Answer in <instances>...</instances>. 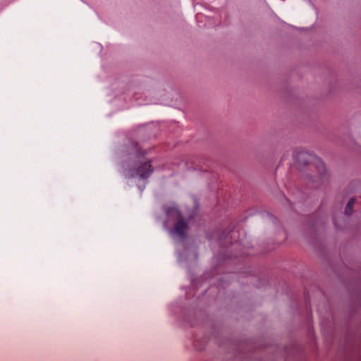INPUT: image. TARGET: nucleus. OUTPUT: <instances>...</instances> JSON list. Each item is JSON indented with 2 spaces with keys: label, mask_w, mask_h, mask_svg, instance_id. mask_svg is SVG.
I'll list each match as a JSON object with an SVG mask.
<instances>
[{
  "label": "nucleus",
  "mask_w": 361,
  "mask_h": 361,
  "mask_svg": "<svg viewBox=\"0 0 361 361\" xmlns=\"http://www.w3.org/2000/svg\"><path fill=\"white\" fill-rule=\"evenodd\" d=\"M137 171L141 178H147L148 175L152 171L150 162L149 161L145 162L142 165L137 168Z\"/></svg>",
  "instance_id": "obj_4"
},
{
  "label": "nucleus",
  "mask_w": 361,
  "mask_h": 361,
  "mask_svg": "<svg viewBox=\"0 0 361 361\" xmlns=\"http://www.w3.org/2000/svg\"><path fill=\"white\" fill-rule=\"evenodd\" d=\"M123 151L128 156H135L137 158L142 157L147 154L146 150L142 149L136 142H130L128 145L124 147Z\"/></svg>",
  "instance_id": "obj_2"
},
{
  "label": "nucleus",
  "mask_w": 361,
  "mask_h": 361,
  "mask_svg": "<svg viewBox=\"0 0 361 361\" xmlns=\"http://www.w3.org/2000/svg\"><path fill=\"white\" fill-rule=\"evenodd\" d=\"M293 158H311L314 156L312 150L307 149L305 147H297L293 149Z\"/></svg>",
  "instance_id": "obj_3"
},
{
  "label": "nucleus",
  "mask_w": 361,
  "mask_h": 361,
  "mask_svg": "<svg viewBox=\"0 0 361 361\" xmlns=\"http://www.w3.org/2000/svg\"><path fill=\"white\" fill-rule=\"evenodd\" d=\"M188 228V222L180 213L177 214V220L174 224L173 229L175 232L180 237L185 238L186 231Z\"/></svg>",
  "instance_id": "obj_1"
},
{
  "label": "nucleus",
  "mask_w": 361,
  "mask_h": 361,
  "mask_svg": "<svg viewBox=\"0 0 361 361\" xmlns=\"http://www.w3.org/2000/svg\"><path fill=\"white\" fill-rule=\"evenodd\" d=\"M355 200H355V197H352L348 201V204L346 205L345 209V213L346 214L350 215L353 212V207H354V204L355 203Z\"/></svg>",
  "instance_id": "obj_5"
}]
</instances>
